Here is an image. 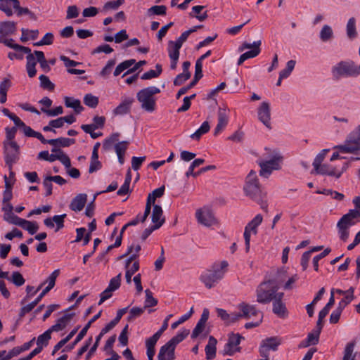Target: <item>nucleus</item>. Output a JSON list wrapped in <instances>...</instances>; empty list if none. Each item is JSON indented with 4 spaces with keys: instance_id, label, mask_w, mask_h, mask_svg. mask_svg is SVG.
Masks as SVG:
<instances>
[{
    "instance_id": "obj_1",
    "label": "nucleus",
    "mask_w": 360,
    "mask_h": 360,
    "mask_svg": "<svg viewBox=\"0 0 360 360\" xmlns=\"http://www.w3.org/2000/svg\"><path fill=\"white\" fill-rule=\"evenodd\" d=\"M243 190L247 196L257 201L260 205L262 210L268 212L266 194L263 193L261 190L260 184L255 171L251 170L247 176Z\"/></svg>"
},
{
    "instance_id": "obj_2",
    "label": "nucleus",
    "mask_w": 360,
    "mask_h": 360,
    "mask_svg": "<svg viewBox=\"0 0 360 360\" xmlns=\"http://www.w3.org/2000/svg\"><path fill=\"white\" fill-rule=\"evenodd\" d=\"M266 154L264 155L266 160L259 159L258 165L261 169L259 175L267 178L274 170H279L281 168L283 156L276 150H271L266 148Z\"/></svg>"
},
{
    "instance_id": "obj_3",
    "label": "nucleus",
    "mask_w": 360,
    "mask_h": 360,
    "mask_svg": "<svg viewBox=\"0 0 360 360\" xmlns=\"http://www.w3.org/2000/svg\"><path fill=\"white\" fill-rule=\"evenodd\" d=\"M278 285L274 280L264 281L257 287V302L261 304L269 303L274 301L279 294Z\"/></svg>"
},
{
    "instance_id": "obj_4",
    "label": "nucleus",
    "mask_w": 360,
    "mask_h": 360,
    "mask_svg": "<svg viewBox=\"0 0 360 360\" xmlns=\"http://www.w3.org/2000/svg\"><path fill=\"white\" fill-rule=\"evenodd\" d=\"M333 149L343 153H356L360 150V125L347 136L343 144L335 146Z\"/></svg>"
},
{
    "instance_id": "obj_5",
    "label": "nucleus",
    "mask_w": 360,
    "mask_h": 360,
    "mask_svg": "<svg viewBox=\"0 0 360 360\" xmlns=\"http://www.w3.org/2000/svg\"><path fill=\"white\" fill-rule=\"evenodd\" d=\"M160 90L156 86H149L141 89L137 93V99L141 103V108L153 112L155 108V100L153 96L160 93Z\"/></svg>"
},
{
    "instance_id": "obj_6",
    "label": "nucleus",
    "mask_w": 360,
    "mask_h": 360,
    "mask_svg": "<svg viewBox=\"0 0 360 360\" xmlns=\"http://www.w3.org/2000/svg\"><path fill=\"white\" fill-rule=\"evenodd\" d=\"M227 266L228 263L226 261H222L220 263V268L209 270L202 274L200 276L201 281L207 288L214 287L216 283L223 278L225 274L224 269Z\"/></svg>"
},
{
    "instance_id": "obj_7",
    "label": "nucleus",
    "mask_w": 360,
    "mask_h": 360,
    "mask_svg": "<svg viewBox=\"0 0 360 360\" xmlns=\"http://www.w3.org/2000/svg\"><path fill=\"white\" fill-rule=\"evenodd\" d=\"M20 147L15 141L4 142V155L6 165L11 171L10 174L14 175L12 172L13 165L17 162L19 159Z\"/></svg>"
},
{
    "instance_id": "obj_8",
    "label": "nucleus",
    "mask_w": 360,
    "mask_h": 360,
    "mask_svg": "<svg viewBox=\"0 0 360 360\" xmlns=\"http://www.w3.org/2000/svg\"><path fill=\"white\" fill-rule=\"evenodd\" d=\"M333 73L336 77L357 76L360 73V69L352 60L341 61L333 68Z\"/></svg>"
},
{
    "instance_id": "obj_9",
    "label": "nucleus",
    "mask_w": 360,
    "mask_h": 360,
    "mask_svg": "<svg viewBox=\"0 0 360 360\" xmlns=\"http://www.w3.org/2000/svg\"><path fill=\"white\" fill-rule=\"evenodd\" d=\"M349 166V162H344L341 166L333 164H323L314 174L328 175L339 179L348 169Z\"/></svg>"
},
{
    "instance_id": "obj_10",
    "label": "nucleus",
    "mask_w": 360,
    "mask_h": 360,
    "mask_svg": "<svg viewBox=\"0 0 360 360\" xmlns=\"http://www.w3.org/2000/svg\"><path fill=\"white\" fill-rule=\"evenodd\" d=\"M263 217L262 214H257L245 227L243 233L245 250L248 252L250 250L251 234H257V228L262 224Z\"/></svg>"
},
{
    "instance_id": "obj_11",
    "label": "nucleus",
    "mask_w": 360,
    "mask_h": 360,
    "mask_svg": "<svg viewBox=\"0 0 360 360\" xmlns=\"http://www.w3.org/2000/svg\"><path fill=\"white\" fill-rule=\"evenodd\" d=\"M244 338L238 333H231L229 335L228 342L222 351L223 355H233L236 352H240V347L238 345Z\"/></svg>"
},
{
    "instance_id": "obj_12",
    "label": "nucleus",
    "mask_w": 360,
    "mask_h": 360,
    "mask_svg": "<svg viewBox=\"0 0 360 360\" xmlns=\"http://www.w3.org/2000/svg\"><path fill=\"white\" fill-rule=\"evenodd\" d=\"M281 344V341L276 337H271L266 338L262 341L259 351L262 357L269 356V351L277 350L278 346Z\"/></svg>"
},
{
    "instance_id": "obj_13",
    "label": "nucleus",
    "mask_w": 360,
    "mask_h": 360,
    "mask_svg": "<svg viewBox=\"0 0 360 360\" xmlns=\"http://www.w3.org/2000/svg\"><path fill=\"white\" fill-rule=\"evenodd\" d=\"M359 221L360 212L356 210H350L348 213L341 217L338 222V224L349 229L350 226Z\"/></svg>"
},
{
    "instance_id": "obj_14",
    "label": "nucleus",
    "mask_w": 360,
    "mask_h": 360,
    "mask_svg": "<svg viewBox=\"0 0 360 360\" xmlns=\"http://www.w3.org/2000/svg\"><path fill=\"white\" fill-rule=\"evenodd\" d=\"M198 221L205 226H210L216 224V219L212 213L207 209H198L195 212Z\"/></svg>"
},
{
    "instance_id": "obj_15",
    "label": "nucleus",
    "mask_w": 360,
    "mask_h": 360,
    "mask_svg": "<svg viewBox=\"0 0 360 360\" xmlns=\"http://www.w3.org/2000/svg\"><path fill=\"white\" fill-rule=\"evenodd\" d=\"M218 123L214 129V135L217 136L226 127L229 122V110L226 108H219L217 111Z\"/></svg>"
},
{
    "instance_id": "obj_16",
    "label": "nucleus",
    "mask_w": 360,
    "mask_h": 360,
    "mask_svg": "<svg viewBox=\"0 0 360 360\" xmlns=\"http://www.w3.org/2000/svg\"><path fill=\"white\" fill-rule=\"evenodd\" d=\"M259 120L269 129H271V110L270 105L268 102L264 101L258 108Z\"/></svg>"
},
{
    "instance_id": "obj_17",
    "label": "nucleus",
    "mask_w": 360,
    "mask_h": 360,
    "mask_svg": "<svg viewBox=\"0 0 360 360\" xmlns=\"http://www.w3.org/2000/svg\"><path fill=\"white\" fill-rule=\"evenodd\" d=\"M283 292H279L276 298L273 301V312L280 318H285L288 316V310L285 303L283 302Z\"/></svg>"
},
{
    "instance_id": "obj_18",
    "label": "nucleus",
    "mask_w": 360,
    "mask_h": 360,
    "mask_svg": "<svg viewBox=\"0 0 360 360\" xmlns=\"http://www.w3.org/2000/svg\"><path fill=\"white\" fill-rule=\"evenodd\" d=\"M86 201L87 195L86 193H79L72 198L69 205V207L74 212H80L84 209Z\"/></svg>"
},
{
    "instance_id": "obj_19",
    "label": "nucleus",
    "mask_w": 360,
    "mask_h": 360,
    "mask_svg": "<svg viewBox=\"0 0 360 360\" xmlns=\"http://www.w3.org/2000/svg\"><path fill=\"white\" fill-rule=\"evenodd\" d=\"M151 220L154 228L160 229L165 223V219L163 217V211L160 205H153Z\"/></svg>"
},
{
    "instance_id": "obj_20",
    "label": "nucleus",
    "mask_w": 360,
    "mask_h": 360,
    "mask_svg": "<svg viewBox=\"0 0 360 360\" xmlns=\"http://www.w3.org/2000/svg\"><path fill=\"white\" fill-rule=\"evenodd\" d=\"M238 309L241 312L242 318L250 319L251 316H257L258 314L262 315V312L257 309L254 305L249 304L245 302L239 304Z\"/></svg>"
},
{
    "instance_id": "obj_21",
    "label": "nucleus",
    "mask_w": 360,
    "mask_h": 360,
    "mask_svg": "<svg viewBox=\"0 0 360 360\" xmlns=\"http://www.w3.org/2000/svg\"><path fill=\"white\" fill-rule=\"evenodd\" d=\"M75 316V313L65 314L64 316L57 320L56 324L53 325L49 330L51 332H58L63 330L70 322L72 317Z\"/></svg>"
},
{
    "instance_id": "obj_22",
    "label": "nucleus",
    "mask_w": 360,
    "mask_h": 360,
    "mask_svg": "<svg viewBox=\"0 0 360 360\" xmlns=\"http://www.w3.org/2000/svg\"><path fill=\"white\" fill-rule=\"evenodd\" d=\"M101 311H100L98 314L94 315L89 321V322L85 325V326L82 329V330L79 333L77 336L76 337L74 342L70 345V348L72 349L75 347V346L80 342L83 338L86 335L89 328L91 327V324L96 321L98 319L100 318L101 315Z\"/></svg>"
},
{
    "instance_id": "obj_23",
    "label": "nucleus",
    "mask_w": 360,
    "mask_h": 360,
    "mask_svg": "<svg viewBox=\"0 0 360 360\" xmlns=\"http://www.w3.org/2000/svg\"><path fill=\"white\" fill-rule=\"evenodd\" d=\"M174 351L175 349L172 346H170L169 344L166 343L160 349L158 355V360H174Z\"/></svg>"
},
{
    "instance_id": "obj_24",
    "label": "nucleus",
    "mask_w": 360,
    "mask_h": 360,
    "mask_svg": "<svg viewBox=\"0 0 360 360\" xmlns=\"http://www.w3.org/2000/svg\"><path fill=\"white\" fill-rule=\"evenodd\" d=\"M134 102L132 98H126L122 103L113 110L115 115H123L127 114L131 110V104Z\"/></svg>"
},
{
    "instance_id": "obj_25",
    "label": "nucleus",
    "mask_w": 360,
    "mask_h": 360,
    "mask_svg": "<svg viewBox=\"0 0 360 360\" xmlns=\"http://www.w3.org/2000/svg\"><path fill=\"white\" fill-rule=\"evenodd\" d=\"M141 245L139 244H136V252H134V245H131V246H129L128 248L127 252L124 253V255L120 256L118 257V259H123V258L127 257L128 255H129V257L125 261V262H127V264H131L134 261H138L136 259V258L139 257V252L141 250Z\"/></svg>"
},
{
    "instance_id": "obj_26",
    "label": "nucleus",
    "mask_w": 360,
    "mask_h": 360,
    "mask_svg": "<svg viewBox=\"0 0 360 360\" xmlns=\"http://www.w3.org/2000/svg\"><path fill=\"white\" fill-rule=\"evenodd\" d=\"M217 340L213 336H210L208 343L205 347L206 359L207 360H212L215 358L217 352Z\"/></svg>"
},
{
    "instance_id": "obj_27",
    "label": "nucleus",
    "mask_w": 360,
    "mask_h": 360,
    "mask_svg": "<svg viewBox=\"0 0 360 360\" xmlns=\"http://www.w3.org/2000/svg\"><path fill=\"white\" fill-rule=\"evenodd\" d=\"M16 31V22L13 21H2L0 22V34L3 35L13 34Z\"/></svg>"
},
{
    "instance_id": "obj_28",
    "label": "nucleus",
    "mask_w": 360,
    "mask_h": 360,
    "mask_svg": "<svg viewBox=\"0 0 360 360\" xmlns=\"http://www.w3.org/2000/svg\"><path fill=\"white\" fill-rule=\"evenodd\" d=\"M129 142L127 141H122L117 142L115 145V150L118 157V161L121 165L124 164V154L127 149Z\"/></svg>"
},
{
    "instance_id": "obj_29",
    "label": "nucleus",
    "mask_w": 360,
    "mask_h": 360,
    "mask_svg": "<svg viewBox=\"0 0 360 360\" xmlns=\"http://www.w3.org/2000/svg\"><path fill=\"white\" fill-rule=\"evenodd\" d=\"M75 143L74 139L60 137L56 139H49V144L53 146L68 147Z\"/></svg>"
},
{
    "instance_id": "obj_30",
    "label": "nucleus",
    "mask_w": 360,
    "mask_h": 360,
    "mask_svg": "<svg viewBox=\"0 0 360 360\" xmlns=\"http://www.w3.org/2000/svg\"><path fill=\"white\" fill-rule=\"evenodd\" d=\"M65 104L66 107L73 108L76 113L79 114L83 110L80 101L73 98L66 96L65 98Z\"/></svg>"
},
{
    "instance_id": "obj_31",
    "label": "nucleus",
    "mask_w": 360,
    "mask_h": 360,
    "mask_svg": "<svg viewBox=\"0 0 360 360\" xmlns=\"http://www.w3.org/2000/svg\"><path fill=\"white\" fill-rule=\"evenodd\" d=\"M356 345L355 341L348 342L344 350V356L342 360H354L356 354L354 353V347Z\"/></svg>"
},
{
    "instance_id": "obj_32",
    "label": "nucleus",
    "mask_w": 360,
    "mask_h": 360,
    "mask_svg": "<svg viewBox=\"0 0 360 360\" xmlns=\"http://www.w3.org/2000/svg\"><path fill=\"white\" fill-rule=\"evenodd\" d=\"M354 287H350L346 292H348V295L345 296V297L338 303L337 308L343 311L345 307L354 299Z\"/></svg>"
},
{
    "instance_id": "obj_33",
    "label": "nucleus",
    "mask_w": 360,
    "mask_h": 360,
    "mask_svg": "<svg viewBox=\"0 0 360 360\" xmlns=\"http://www.w3.org/2000/svg\"><path fill=\"white\" fill-rule=\"evenodd\" d=\"M204 6H195L192 8V12L190 13L191 17H195L198 20L202 22L208 18L207 11H205L200 14L201 11L204 9Z\"/></svg>"
},
{
    "instance_id": "obj_34",
    "label": "nucleus",
    "mask_w": 360,
    "mask_h": 360,
    "mask_svg": "<svg viewBox=\"0 0 360 360\" xmlns=\"http://www.w3.org/2000/svg\"><path fill=\"white\" fill-rule=\"evenodd\" d=\"M190 333V330L188 329H184L181 333L173 337L167 343L170 346H172L174 349L179 342H182Z\"/></svg>"
},
{
    "instance_id": "obj_35",
    "label": "nucleus",
    "mask_w": 360,
    "mask_h": 360,
    "mask_svg": "<svg viewBox=\"0 0 360 360\" xmlns=\"http://www.w3.org/2000/svg\"><path fill=\"white\" fill-rule=\"evenodd\" d=\"M136 60L134 59L127 60L120 63L116 68L113 72L114 76H118L122 72L126 70H129L131 66L135 64Z\"/></svg>"
},
{
    "instance_id": "obj_36",
    "label": "nucleus",
    "mask_w": 360,
    "mask_h": 360,
    "mask_svg": "<svg viewBox=\"0 0 360 360\" xmlns=\"http://www.w3.org/2000/svg\"><path fill=\"white\" fill-rule=\"evenodd\" d=\"M329 149L322 150L315 158L313 162L314 170L311 171V174H314L319 168L323 165L321 163L324 160L325 157Z\"/></svg>"
},
{
    "instance_id": "obj_37",
    "label": "nucleus",
    "mask_w": 360,
    "mask_h": 360,
    "mask_svg": "<svg viewBox=\"0 0 360 360\" xmlns=\"http://www.w3.org/2000/svg\"><path fill=\"white\" fill-rule=\"evenodd\" d=\"M255 48L256 49L255 50H250L243 53L238 60V65H241L245 60L249 58H252L257 56L259 54L261 49L260 48L257 47V45L255 46Z\"/></svg>"
},
{
    "instance_id": "obj_38",
    "label": "nucleus",
    "mask_w": 360,
    "mask_h": 360,
    "mask_svg": "<svg viewBox=\"0 0 360 360\" xmlns=\"http://www.w3.org/2000/svg\"><path fill=\"white\" fill-rule=\"evenodd\" d=\"M51 332L48 329L43 334L38 336L37 340V348H40L41 351L44 347H46L49 344V341L51 339Z\"/></svg>"
},
{
    "instance_id": "obj_39",
    "label": "nucleus",
    "mask_w": 360,
    "mask_h": 360,
    "mask_svg": "<svg viewBox=\"0 0 360 360\" xmlns=\"http://www.w3.org/2000/svg\"><path fill=\"white\" fill-rule=\"evenodd\" d=\"M347 35L351 39L356 38L357 36V32L356 29V20L354 18H349L347 22Z\"/></svg>"
},
{
    "instance_id": "obj_40",
    "label": "nucleus",
    "mask_w": 360,
    "mask_h": 360,
    "mask_svg": "<svg viewBox=\"0 0 360 360\" xmlns=\"http://www.w3.org/2000/svg\"><path fill=\"white\" fill-rule=\"evenodd\" d=\"M210 126L207 121L202 123L201 127L191 135V138L195 140H199L202 135L207 133L210 131Z\"/></svg>"
},
{
    "instance_id": "obj_41",
    "label": "nucleus",
    "mask_w": 360,
    "mask_h": 360,
    "mask_svg": "<svg viewBox=\"0 0 360 360\" xmlns=\"http://www.w3.org/2000/svg\"><path fill=\"white\" fill-rule=\"evenodd\" d=\"M155 68H156V70H150L149 71L143 74L142 76L141 77V79H143V80L150 79L153 78H156L159 75H160V74L162 73V65L160 64H156Z\"/></svg>"
},
{
    "instance_id": "obj_42",
    "label": "nucleus",
    "mask_w": 360,
    "mask_h": 360,
    "mask_svg": "<svg viewBox=\"0 0 360 360\" xmlns=\"http://www.w3.org/2000/svg\"><path fill=\"white\" fill-rule=\"evenodd\" d=\"M78 330V327L73 329L65 338L60 340L53 348L52 355H54L57 351H58L63 346H64L71 338L76 334Z\"/></svg>"
},
{
    "instance_id": "obj_43",
    "label": "nucleus",
    "mask_w": 360,
    "mask_h": 360,
    "mask_svg": "<svg viewBox=\"0 0 360 360\" xmlns=\"http://www.w3.org/2000/svg\"><path fill=\"white\" fill-rule=\"evenodd\" d=\"M145 294L146 300L143 306L145 309L149 307H155L158 304V300L153 297V292L149 289H146L145 290Z\"/></svg>"
},
{
    "instance_id": "obj_44",
    "label": "nucleus",
    "mask_w": 360,
    "mask_h": 360,
    "mask_svg": "<svg viewBox=\"0 0 360 360\" xmlns=\"http://www.w3.org/2000/svg\"><path fill=\"white\" fill-rule=\"evenodd\" d=\"M181 46L177 44L173 41H169L168 43V53L170 58H179V49Z\"/></svg>"
},
{
    "instance_id": "obj_45",
    "label": "nucleus",
    "mask_w": 360,
    "mask_h": 360,
    "mask_svg": "<svg viewBox=\"0 0 360 360\" xmlns=\"http://www.w3.org/2000/svg\"><path fill=\"white\" fill-rule=\"evenodd\" d=\"M321 333H318L317 330H314L308 334L306 340V343H301L302 347H308L309 345H315L319 342V335Z\"/></svg>"
},
{
    "instance_id": "obj_46",
    "label": "nucleus",
    "mask_w": 360,
    "mask_h": 360,
    "mask_svg": "<svg viewBox=\"0 0 360 360\" xmlns=\"http://www.w3.org/2000/svg\"><path fill=\"white\" fill-rule=\"evenodd\" d=\"M34 54L35 55L37 61L39 63L41 68L46 72L50 70V67L45 58L44 54L41 51H34Z\"/></svg>"
},
{
    "instance_id": "obj_47",
    "label": "nucleus",
    "mask_w": 360,
    "mask_h": 360,
    "mask_svg": "<svg viewBox=\"0 0 360 360\" xmlns=\"http://www.w3.org/2000/svg\"><path fill=\"white\" fill-rule=\"evenodd\" d=\"M164 192L165 186L155 189L151 193H149L146 202H149L151 205L154 204L156 198L162 197L164 195Z\"/></svg>"
},
{
    "instance_id": "obj_48",
    "label": "nucleus",
    "mask_w": 360,
    "mask_h": 360,
    "mask_svg": "<svg viewBox=\"0 0 360 360\" xmlns=\"http://www.w3.org/2000/svg\"><path fill=\"white\" fill-rule=\"evenodd\" d=\"M333 37V32L332 28L328 25H323L320 32V39L323 41H326L330 39Z\"/></svg>"
},
{
    "instance_id": "obj_49",
    "label": "nucleus",
    "mask_w": 360,
    "mask_h": 360,
    "mask_svg": "<svg viewBox=\"0 0 360 360\" xmlns=\"http://www.w3.org/2000/svg\"><path fill=\"white\" fill-rule=\"evenodd\" d=\"M20 227L27 231L31 235L34 234L39 229V226L36 222L27 221L26 219L24 220L22 222V226Z\"/></svg>"
},
{
    "instance_id": "obj_50",
    "label": "nucleus",
    "mask_w": 360,
    "mask_h": 360,
    "mask_svg": "<svg viewBox=\"0 0 360 360\" xmlns=\"http://www.w3.org/2000/svg\"><path fill=\"white\" fill-rule=\"evenodd\" d=\"M60 274V270L56 269L53 271L50 276L46 278V280L44 282L46 283H48V285L45 288V289H49V291H50L55 285L56 284V280L57 277Z\"/></svg>"
},
{
    "instance_id": "obj_51",
    "label": "nucleus",
    "mask_w": 360,
    "mask_h": 360,
    "mask_svg": "<svg viewBox=\"0 0 360 360\" xmlns=\"http://www.w3.org/2000/svg\"><path fill=\"white\" fill-rule=\"evenodd\" d=\"M7 280L10 281L18 287L22 285L25 282L22 275L18 271L13 272L11 277L8 276Z\"/></svg>"
},
{
    "instance_id": "obj_52",
    "label": "nucleus",
    "mask_w": 360,
    "mask_h": 360,
    "mask_svg": "<svg viewBox=\"0 0 360 360\" xmlns=\"http://www.w3.org/2000/svg\"><path fill=\"white\" fill-rule=\"evenodd\" d=\"M145 311L143 307H135L130 309L129 316H127V321L131 322L136 318L139 317Z\"/></svg>"
},
{
    "instance_id": "obj_53",
    "label": "nucleus",
    "mask_w": 360,
    "mask_h": 360,
    "mask_svg": "<svg viewBox=\"0 0 360 360\" xmlns=\"http://www.w3.org/2000/svg\"><path fill=\"white\" fill-rule=\"evenodd\" d=\"M84 103L86 105L94 108L98 105V98L91 94H88L85 95L84 98Z\"/></svg>"
},
{
    "instance_id": "obj_54",
    "label": "nucleus",
    "mask_w": 360,
    "mask_h": 360,
    "mask_svg": "<svg viewBox=\"0 0 360 360\" xmlns=\"http://www.w3.org/2000/svg\"><path fill=\"white\" fill-rule=\"evenodd\" d=\"M40 81V86L43 89L48 90H53L55 85L50 81L49 78L44 75H41L39 77Z\"/></svg>"
},
{
    "instance_id": "obj_55",
    "label": "nucleus",
    "mask_w": 360,
    "mask_h": 360,
    "mask_svg": "<svg viewBox=\"0 0 360 360\" xmlns=\"http://www.w3.org/2000/svg\"><path fill=\"white\" fill-rule=\"evenodd\" d=\"M16 127H18L22 129L23 133L26 136L28 137H34V134L36 133L30 127L27 126L21 120H20L18 123L15 124Z\"/></svg>"
},
{
    "instance_id": "obj_56",
    "label": "nucleus",
    "mask_w": 360,
    "mask_h": 360,
    "mask_svg": "<svg viewBox=\"0 0 360 360\" xmlns=\"http://www.w3.org/2000/svg\"><path fill=\"white\" fill-rule=\"evenodd\" d=\"M11 3L9 0H0V10L6 13L7 16L13 15Z\"/></svg>"
},
{
    "instance_id": "obj_57",
    "label": "nucleus",
    "mask_w": 360,
    "mask_h": 360,
    "mask_svg": "<svg viewBox=\"0 0 360 360\" xmlns=\"http://www.w3.org/2000/svg\"><path fill=\"white\" fill-rule=\"evenodd\" d=\"M318 193H322L326 195H330L332 198L337 200H342L344 199V195L338 191H335L330 189H324L322 191H317Z\"/></svg>"
},
{
    "instance_id": "obj_58",
    "label": "nucleus",
    "mask_w": 360,
    "mask_h": 360,
    "mask_svg": "<svg viewBox=\"0 0 360 360\" xmlns=\"http://www.w3.org/2000/svg\"><path fill=\"white\" fill-rule=\"evenodd\" d=\"M120 134L115 133L112 134L108 139H105L103 144V148L105 150H108L112 144L117 142L119 140Z\"/></svg>"
},
{
    "instance_id": "obj_59",
    "label": "nucleus",
    "mask_w": 360,
    "mask_h": 360,
    "mask_svg": "<svg viewBox=\"0 0 360 360\" xmlns=\"http://www.w3.org/2000/svg\"><path fill=\"white\" fill-rule=\"evenodd\" d=\"M295 65V60H290L288 61V63L286 64V68L284 70H281L279 73L281 75V77L287 78L290 75L292 71L293 70Z\"/></svg>"
},
{
    "instance_id": "obj_60",
    "label": "nucleus",
    "mask_w": 360,
    "mask_h": 360,
    "mask_svg": "<svg viewBox=\"0 0 360 360\" xmlns=\"http://www.w3.org/2000/svg\"><path fill=\"white\" fill-rule=\"evenodd\" d=\"M121 277L122 274L120 273L118 275L111 278L108 288H109L112 291L117 290L120 287Z\"/></svg>"
},
{
    "instance_id": "obj_61",
    "label": "nucleus",
    "mask_w": 360,
    "mask_h": 360,
    "mask_svg": "<svg viewBox=\"0 0 360 360\" xmlns=\"http://www.w3.org/2000/svg\"><path fill=\"white\" fill-rule=\"evenodd\" d=\"M41 110L43 112L46 113L49 117L57 116L58 115L62 114L63 112V109L62 106H58V107H56L53 109H51V110L45 108H41Z\"/></svg>"
},
{
    "instance_id": "obj_62",
    "label": "nucleus",
    "mask_w": 360,
    "mask_h": 360,
    "mask_svg": "<svg viewBox=\"0 0 360 360\" xmlns=\"http://www.w3.org/2000/svg\"><path fill=\"white\" fill-rule=\"evenodd\" d=\"M115 59H111L108 60L105 66L101 71V75L105 77H108L110 75L112 68L115 65Z\"/></svg>"
},
{
    "instance_id": "obj_63",
    "label": "nucleus",
    "mask_w": 360,
    "mask_h": 360,
    "mask_svg": "<svg viewBox=\"0 0 360 360\" xmlns=\"http://www.w3.org/2000/svg\"><path fill=\"white\" fill-rule=\"evenodd\" d=\"M191 77V72L179 74L174 80V86H180Z\"/></svg>"
},
{
    "instance_id": "obj_64",
    "label": "nucleus",
    "mask_w": 360,
    "mask_h": 360,
    "mask_svg": "<svg viewBox=\"0 0 360 360\" xmlns=\"http://www.w3.org/2000/svg\"><path fill=\"white\" fill-rule=\"evenodd\" d=\"M167 7L164 5L161 6H153L148 9V12L152 13L154 15H166Z\"/></svg>"
}]
</instances>
